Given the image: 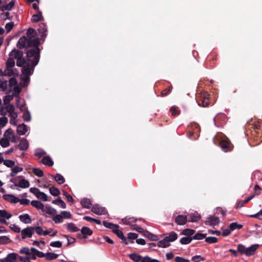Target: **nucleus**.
<instances>
[{"mask_svg": "<svg viewBox=\"0 0 262 262\" xmlns=\"http://www.w3.org/2000/svg\"><path fill=\"white\" fill-rule=\"evenodd\" d=\"M39 45H32V48L27 51V59L25 66L34 68L38 64L39 60Z\"/></svg>", "mask_w": 262, "mask_h": 262, "instance_id": "nucleus-1", "label": "nucleus"}, {"mask_svg": "<svg viewBox=\"0 0 262 262\" xmlns=\"http://www.w3.org/2000/svg\"><path fill=\"white\" fill-rule=\"evenodd\" d=\"M33 68L24 66L21 69L22 74L20 77V84L21 86H27L30 82V76L32 75L34 72Z\"/></svg>", "mask_w": 262, "mask_h": 262, "instance_id": "nucleus-2", "label": "nucleus"}, {"mask_svg": "<svg viewBox=\"0 0 262 262\" xmlns=\"http://www.w3.org/2000/svg\"><path fill=\"white\" fill-rule=\"evenodd\" d=\"M40 41L39 38H28L26 36L21 37L17 43V46L20 48L31 47L32 45H39Z\"/></svg>", "mask_w": 262, "mask_h": 262, "instance_id": "nucleus-3", "label": "nucleus"}, {"mask_svg": "<svg viewBox=\"0 0 262 262\" xmlns=\"http://www.w3.org/2000/svg\"><path fill=\"white\" fill-rule=\"evenodd\" d=\"M10 142H15V137L12 129L8 128L5 132L3 138L0 140V145L2 147H7L10 145Z\"/></svg>", "mask_w": 262, "mask_h": 262, "instance_id": "nucleus-4", "label": "nucleus"}, {"mask_svg": "<svg viewBox=\"0 0 262 262\" xmlns=\"http://www.w3.org/2000/svg\"><path fill=\"white\" fill-rule=\"evenodd\" d=\"M23 52L15 49L12 50L9 53L10 57L16 59V65L18 67H23L26 64L27 60L23 57Z\"/></svg>", "mask_w": 262, "mask_h": 262, "instance_id": "nucleus-5", "label": "nucleus"}, {"mask_svg": "<svg viewBox=\"0 0 262 262\" xmlns=\"http://www.w3.org/2000/svg\"><path fill=\"white\" fill-rule=\"evenodd\" d=\"M213 142L220 147H230L231 142L229 139L224 134L218 133L213 138Z\"/></svg>", "mask_w": 262, "mask_h": 262, "instance_id": "nucleus-6", "label": "nucleus"}, {"mask_svg": "<svg viewBox=\"0 0 262 262\" xmlns=\"http://www.w3.org/2000/svg\"><path fill=\"white\" fill-rule=\"evenodd\" d=\"M200 131L199 126L196 123L191 124L188 127L187 136L191 140H196L199 137V133Z\"/></svg>", "mask_w": 262, "mask_h": 262, "instance_id": "nucleus-7", "label": "nucleus"}, {"mask_svg": "<svg viewBox=\"0 0 262 262\" xmlns=\"http://www.w3.org/2000/svg\"><path fill=\"white\" fill-rule=\"evenodd\" d=\"M19 74L18 70L14 68H7L5 69L3 71L1 69H0V75L1 76H17Z\"/></svg>", "mask_w": 262, "mask_h": 262, "instance_id": "nucleus-8", "label": "nucleus"}, {"mask_svg": "<svg viewBox=\"0 0 262 262\" xmlns=\"http://www.w3.org/2000/svg\"><path fill=\"white\" fill-rule=\"evenodd\" d=\"M21 238L26 239L31 238L34 233V228L29 226L20 231Z\"/></svg>", "mask_w": 262, "mask_h": 262, "instance_id": "nucleus-9", "label": "nucleus"}, {"mask_svg": "<svg viewBox=\"0 0 262 262\" xmlns=\"http://www.w3.org/2000/svg\"><path fill=\"white\" fill-rule=\"evenodd\" d=\"M92 211L97 215H104L107 214V211L105 207H102L98 204H95L91 209Z\"/></svg>", "mask_w": 262, "mask_h": 262, "instance_id": "nucleus-10", "label": "nucleus"}, {"mask_svg": "<svg viewBox=\"0 0 262 262\" xmlns=\"http://www.w3.org/2000/svg\"><path fill=\"white\" fill-rule=\"evenodd\" d=\"M209 94L207 92H203L201 94V97L203 98V99H197V102L199 106H203V107H205L207 106L209 104L208 98H209Z\"/></svg>", "mask_w": 262, "mask_h": 262, "instance_id": "nucleus-11", "label": "nucleus"}, {"mask_svg": "<svg viewBox=\"0 0 262 262\" xmlns=\"http://www.w3.org/2000/svg\"><path fill=\"white\" fill-rule=\"evenodd\" d=\"M12 214L6 210H0V223L5 224H8L6 220H8L12 217Z\"/></svg>", "mask_w": 262, "mask_h": 262, "instance_id": "nucleus-12", "label": "nucleus"}, {"mask_svg": "<svg viewBox=\"0 0 262 262\" xmlns=\"http://www.w3.org/2000/svg\"><path fill=\"white\" fill-rule=\"evenodd\" d=\"M93 233L92 230L87 227H83L81 229V233L77 234V236L79 238H86L88 235H91Z\"/></svg>", "mask_w": 262, "mask_h": 262, "instance_id": "nucleus-13", "label": "nucleus"}, {"mask_svg": "<svg viewBox=\"0 0 262 262\" xmlns=\"http://www.w3.org/2000/svg\"><path fill=\"white\" fill-rule=\"evenodd\" d=\"M38 31L40 34L41 37L43 38V40H44L45 38L47 35V27L45 23H41L39 25V28L38 29Z\"/></svg>", "mask_w": 262, "mask_h": 262, "instance_id": "nucleus-14", "label": "nucleus"}, {"mask_svg": "<svg viewBox=\"0 0 262 262\" xmlns=\"http://www.w3.org/2000/svg\"><path fill=\"white\" fill-rule=\"evenodd\" d=\"M259 247V245L254 244L248 248H246V255L247 256H250L254 255L255 253L256 250L258 249Z\"/></svg>", "mask_w": 262, "mask_h": 262, "instance_id": "nucleus-15", "label": "nucleus"}, {"mask_svg": "<svg viewBox=\"0 0 262 262\" xmlns=\"http://www.w3.org/2000/svg\"><path fill=\"white\" fill-rule=\"evenodd\" d=\"M175 222L179 225H184L187 222L186 215H178L174 218Z\"/></svg>", "mask_w": 262, "mask_h": 262, "instance_id": "nucleus-16", "label": "nucleus"}, {"mask_svg": "<svg viewBox=\"0 0 262 262\" xmlns=\"http://www.w3.org/2000/svg\"><path fill=\"white\" fill-rule=\"evenodd\" d=\"M5 200L11 203L15 204L19 202V199L12 194H4L3 196Z\"/></svg>", "mask_w": 262, "mask_h": 262, "instance_id": "nucleus-17", "label": "nucleus"}, {"mask_svg": "<svg viewBox=\"0 0 262 262\" xmlns=\"http://www.w3.org/2000/svg\"><path fill=\"white\" fill-rule=\"evenodd\" d=\"M31 205L36 208L37 209H40L41 210V214L45 215L44 214V205L40 202L38 201H32L31 202Z\"/></svg>", "mask_w": 262, "mask_h": 262, "instance_id": "nucleus-18", "label": "nucleus"}, {"mask_svg": "<svg viewBox=\"0 0 262 262\" xmlns=\"http://www.w3.org/2000/svg\"><path fill=\"white\" fill-rule=\"evenodd\" d=\"M28 130V127L24 123L18 125L17 127V133L19 135H24Z\"/></svg>", "mask_w": 262, "mask_h": 262, "instance_id": "nucleus-19", "label": "nucleus"}, {"mask_svg": "<svg viewBox=\"0 0 262 262\" xmlns=\"http://www.w3.org/2000/svg\"><path fill=\"white\" fill-rule=\"evenodd\" d=\"M18 218L19 220L24 224H30L32 222L30 216L27 213L20 215Z\"/></svg>", "mask_w": 262, "mask_h": 262, "instance_id": "nucleus-20", "label": "nucleus"}, {"mask_svg": "<svg viewBox=\"0 0 262 262\" xmlns=\"http://www.w3.org/2000/svg\"><path fill=\"white\" fill-rule=\"evenodd\" d=\"M207 222L211 226H215L220 223V219L218 217L210 216L207 218Z\"/></svg>", "mask_w": 262, "mask_h": 262, "instance_id": "nucleus-21", "label": "nucleus"}, {"mask_svg": "<svg viewBox=\"0 0 262 262\" xmlns=\"http://www.w3.org/2000/svg\"><path fill=\"white\" fill-rule=\"evenodd\" d=\"M165 238L166 239L168 242H173L175 241L178 238V234L174 232H171L170 233H166Z\"/></svg>", "mask_w": 262, "mask_h": 262, "instance_id": "nucleus-22", "label": "nucleus"}, {"mask_svg": "<svg viewBox=\"0 0 262 262\" xmlns=\"http://www.w3.org/2000/svg\"><path fill=\"white\" fill-rule=\"evenodd\" d=\"M201 219V215L199 214V213L194 211L193 212L189 214V221L190 222H196Z\"/></svg>", "mask_w": 262, "mask_h": 262, "instance_id": "nucleus-23", "label": "nucleus"}, {"mask_svg": "<svg viewBox=\"0 0 262 262\" xmlns=\"http://www.w3.org/2000/svg\"><path fill=\"white\" fill-rule=\"evenodd\" d=\"M14 5H15L14 1H11L8 4L1 6L0 10L2 11H4L6 10L10 11L14 7Z\"/></svg>", "mask_w": 262, "mask_h": 262, "instance_id": "nucleus-24", "label": "nucleus"}, {"mask_svg": "<svg viewBox=\"0 0 262 262\" xmlns=\"http://www.w3.org/2000/svg\"><path fill=\"white\" fill-rule=\"evenodd\" d=\"M129 257L135 262H142L143 257L139 254L136 253H131L129 254Z\"/></svg>", "mask_w": 262, "mask_h": 262, "instance_id": "nucleus-25", "label": "nucleus"}, {"mask_svg": "<svg viewBox=\"0 0 262 262\" xmlns=\"http://www.w3.org/2000/svg\"><path fill=\"white\" fill-rule=\"evenodd\" d=\"M38 250L35 248H31L29 249L28 247H23L19 251L20 254H29V252L36 253Z\"/></svg>", "mask_w": 262, "mask_h": 262, "instance_id": "nucleus-26", "label": "nucleus"}, {"mask_svg": "<svg viewBox=\"0 0 262 262\" xmlns=\"http://www.w3.org/2000/svg\"><path fill=\"white\" fill-rule=\"evenodd\" d=\"M18 256V254L16 253H10L6 257L8 262H16Z\"/></svg>", "mask_w": 262, "mask_h": 262, "instance_id": "nucleus-27", "label": "nucleus"}, {"mask_svg": "<svg viewBox=\"0 0 262 262\" xmlns=\"http://www.w3.org/2000/svg\"><path fill=\"white\" fill-rule=\"evenodd\" d=\"M103 225L106 228L112 229L114 232L116 230L117 228H119L118 225L116 224H114L106 221H104L103 222Z\"/></svg>", "mask_w": 262, "mask_h": 262, "instance_id": "nucleus-28", "label": "nucleus"}, {"mask_svg": "<svg viewBox=\"0 0 262 262\" xmlns=\"http://www.w3.org/2000/svg\"><path fill=\"white\" fill-rule=\"evenodd\" d=\"M80 204L83 208H90L92 205V202L89 199L83 198L81 200Z\"/></svg>", "mask_w": 262, "mask_h": 262, "instance_id": "nucleus-29", "label": "nucleus"}, {"mask_svg": "<svg viewBox=\"0 0 262 262\" xmlns=\"http://www.w3.org/2000/svg\"><path fill=\"white\" fill-rule=\"evenodd\" d=\"M143 235L152 241H156L158 239L157 235L154 234L148 231H145L143 233Z\"/></svg>", "mask_w": 262, "mask_h": 262, "instance_id": "nucleus-30", "label": "nucleus"}, {"mask_svg": "<svg viewBox=\"0 0 262 262\" xmlns=\"http://www.w3.org/2000/svg\"><path fill=\"white\" fill-rule=\"evenodd\" d=\"M254 196V195H252L249 196L246 200H239L236 203V208H241L243 207L244 204L248 203L249 201L251 200Z\"/></svg>", "mask_w": 262, "mask_h": 262, "instance_id": "nucleus-31", "label": "nucleus"}, {"mask_svg": "<svg viewBox=\"0 0 262 262\" xmlns=\"http://www.w3.org/2000/svg\"><path fill=\"white\" fill-rule=\"evenodd\" d=\"M51 177L53 178L54 180L57 182V183L59 185L63 184L65 182V180L63 177L59 173H57L55 176L51 175Z\"/></svg>", "mask_w": 262, "mask_h": 262, "instance_id": "nucleus-32", "label": "nucleus"}, {"mask_svg": "<svg viewBox=\"0 0 262 262\" xmlns=\"http://www.w3.org/2000/svg\"><path fill=\"white\" fill-rule=\"evenodd\" d=\"M41 162L45 165L51 166L53 165L54 162L49 156H45L42 159Z\"/></svg>", "mask_w": 262, "mask_h": 262, "instance_id": "nucleus-33", "label": "nucleus"}, {"mask_svg": "<svg viewBox=\"0 0 262 262\" xmlns=\"http://www.w3.org/2000/svg\"><path fill=\"white\" fill-rule=\"evenodd\" d=\"M43 19V17L42 15V12L40 11H38V13L36 14H34L32 16L31 20L32 22H38L40 20H42Z\"/></svg>", "mask_w": 262, "mask_h": 262, "instance_id": "nucleus-34", "label": "nucleus"}, {"mask_svg": "<svg viewBox=\"0 0 262 262\" xmlns=\"http://www.w3.org/2000/svg\"><path fill=\"white\" fill-rule=\"evenodd\" d=\"M67 228L71 232H76L79 230V229L73 223H68L67 224Z\"/></svg>", "mask_w": 262, "mask_h": 262, "instance_id": "nucleus-35", "label": "nucleus"}, {"mask_svg": "<svg viewBox=\"0 0 262 262\" xmlns=\"http://www.w3.org/2000/svg\"><path fill=\"white\" fill-rule=\"evenodd\" d=\"M56 210L55 209L49 206H47L45 207H44V213H46L49 215H54L56 213Z\"/></svg>", "mask_w": 262, "mask_h": 262, "instance_id": "nucleus-36", "label": "nucleus"}, {"mask_svg": "<svg viewBox=\"0 0 262 262\" xmlns=\"http://www.w3.org/2000/svg\"><path fill=\"white\" fill-rule=\"evenodd\" d=\"M170 243L165 238L159 241L157 243V246L159 247L164 248L168 247L169 246H170Z\"/></svg>", "mask_w": 262, "mask_h": 262, "instance_id": "nucleus-37", "label": "nucleus"}, {"mask_svg": "<svg viewBox=\"0 0 262 262\" xmlns=\"http://www.w3.org/2000/svg\"><path fill=\"white\" fill-rule=\"evenodd\" d=\"M16 185L22 188H27L29 187L30 183L28 180L25 179H21L19 181L18 184Z\"/></svg>", "mask_w": 262, "mask_h": 262, "instance_id": "nucleus-38", "label": "nucleus"}, {"mask_svg": "<svg viewBox=\"0 0 262 262\" xmlns=\"http://www.w3.org/2000/svg\"><path fill=\"white\" fill-rule=\"evenodd\" d=\"M23 170V168L19 167L17 166H15L13 167H12L11 169V172L10 173V176L12 177H13L15 176L17 173L21 172Z\"/></svg>", "mask_w": 262, "mask_h": 262, "instance_id": "nucleus-39", "label": "nucleus"}, {"mask_svg": "<svg viewBox=\"0 0 262 262\" xmlns=\"http://www.w3.org/2000/svg\"><path fill=\"white\" fill-rule=\"evenodd\" d=\"M9 90L12 91V94L14 97H19V95L21 91V88L19 86H14Z\"/></svg>", "mask_w": 262, "mask_h": 262, "instance_id": "nucleus-40", "label": "nucleus"}, {"mask_svg": "<svg viewBox=\"0 0 262 262\" xmlns=\"http://www.w3.org/2000/svg\"><path fill=\"white\" fill-rule=\"evenodd\" d=\"M52 203L60 206L62 208L64 209L66 208L65 203L60 199V198H58L57 199L53 201Z\"/></svg>", "mask_w": 262, "mask_h": 262, "instance_id": "nucleus-41", "label": "nucleus"}, {"mask_svg": "<svg viewBox=\"0 0 262 262\" xmlns=\"http://www.w3.org/2000/svg\"><path fill=\"white\" fill-rule=\"evenodd\" d=\"M8 81L6 80H2L0 82V91L7 92Z\"/></svg>", "mask_w": 262, "mask_h": 262, "instance_id": "nucleus-42", "label": "nucleus"}, {"mask_svg": "<svg viewBox=\"0 0 262 262\" xmlns=\"http://www.w3.org/2000/svg\"><path fill=\"white\" fill-rule=\"evenodd\" d=\"M58 255L54 253H46V259L47 260H51L56 259Z\"/></svg>", "mask_w": 262, "mask_h": 262, "instance_id": "nucleus-43", "label": "nucleus"}, {"mask_svg": "<svg viewBox=\"0 0 262 262\" xmlns=\"http://www.w3.org/2000/svg\"><path fill=\"white\" fill-rule=\"evenodd\" d=\"M11 242L9 237L7 236H0V245L7 244Z\"/></svg>", "mask_w": 262, "mask_h": 262, "instance_id": "nucleus-44", "label": "nucleus"}, {"mask_svg": "<svg viewBox=\"0 0 262 262\" xmlns=\"http://www.w3.org/2000/svg\"><path fill=\"white\" fill-rule=\"evenodd\" d=\"M29 145V142L25 138H23L20 140L18 147L20 148H24V147H28Z\"/></svg>", "mask_w": 262, "mask_h": 262, "instance_id": "nucleus-45", "label": "nucleus"}, {"mask_svg": "<svg viewBox=\"0 0 262 262\" xmlns=\"http://www.w3.org/2000/svg\"><path fill=\"white\" fill-rule=\"evenodd\" d=\"M243 227V225L241 224H238L236 222L232 223L229 225V228L231 230V231H233L235 229H240Z\"/></svg>", "mask_w": 262, "mask_h": 262, "instance_id": "nucleus-46", "label": "nucleus"}, {"mask_svg": "<svg viewBox=\"0 0 262 262\" xmlns=\"http://www.w3.org/2000/svg\"><path fill=\"white\" fill-rule=\"evenodd\" d=\"M6 67L10 68H14L15 66V61L13 58L9 57V58L7 59L6 63Z\"/></svg>", "mask_w": 262, "mask_h": 262, "instance_id": "nucleus-47", "label": "nucleus"}, {"mask_svg": "<svg viewBox=\"0 0 262 262\" xmlns=\"http://www.w3.org/2000/svg\"><path fill=\"white\" fill-rule=\"evenodd\" d=\"M36 198L43 202L48 201V196L46 193L43 192L39 191Z\"/></svg>", "mask_w": 262, "mask_h": 262, "instance_id": "nucleus-48", "label": "nucleus"}, {"mask_svg": "<svg viewBox=\"0 0 262 262\" xmlns=\"http://www.w3.org/2000/svg\"><path fill=\"white\" fill-rule=\"evenodd\" d=\"M192 240V237L187 236L183 237L180 239V243L183 245L189 244Z\"/></svg>", "mask_w": 262, "mask_h": 262, "instance_id": "nucleus-49", "label": "nucleus"}, {"mask_svg": "<svg viewBox=\"0 0 262 262\" xmlns=\"http://www.w3.org/2000/svg\"><path fill=\"white\" fill-rule=\"evenodd\" d=\"M195 231L191 229H185L183 230L182 234L186 236H191L194 234Z\"/></svg>", "mask_w": 262, "mask_h": 262, "instance_id": "nucleus-50", "label": "nucleus"}, {"mask_svg": "<svg viewBox=\"0 0 262 262\" xmlns=\"http://www.w3.org/2000/svg\"><path fill=\"white\" fill-rule=\"evenodd\" d=\"M36 34V32L34 29L33 28H29L27 30V35L29 38H32L34 37Z\"/></svg>", "mask_w": 262, "mask_h": 262, "instance_id": "nucleus-51", "label": "nucleus"}, {"mask_svg": "<svg viewBox=\"0 0 262 262\" xmlns=\"http://www.w3.org/2000/svg\"><path fill=\"white\" fill-rule=\"evenodd\" d=\"M49 191H50V193L52 195L55 196L58 195L60 193V191L58 190V189H57V188L54 187H50L49 189Z\"/></svg>", "mask_w": 262, "mask_h": 262, "instance_id": "nucleus-52", "label": "nucleus"}, {"mask_svg": "<svg viewBox=\"0 0 262 262\" xmlns=\"http://www.w3.org/2000/svg\"><path fill=\"white\" fill-rule=\"evenodd\" d=\"M206 234H203L201 233H196L193 237L192 239L195 240H200L204 239L206 237Z\"/></svg>", "mask_w": 262, "mask_h": 262, "instance_id": "nucleus-53", "label": "nucleus"}, {"mask_svg": "<svg viewBox=\"0 0 262 262\" xmlns=\"http://www.w3.org/2000/svg\"><path fill=\"white\" fill-rule=\"evenodd\" d=\"M122 222L124 224L126 225H129L132 223L136 222L137 221L136 219H134V217H129V218H124L122 220Z\"/></svg>", "mask_w": 262, "mask_h": 262, "instance_id": "nucleus-54", "label": "nucleus"}, {"mask_svg": "<svg viewBox=\"0 0 262 262\" xmlns=\"http://www.w3.org/2000/svg\"><path fill=\"white\" fill-rule=\"evenodd\" d=\"M32 170H33V172L34 173V174H35L36 176H37L39 178L42 177L43 175V171L39 168H33L32 169Z\"/></svg>", "mask_w": 262, "mask_h": 262, "instance_id": "nucleus-55", "label": "nucleus"}, {"mask_svg": "<svg viewBox=\"0 0 262 262\" xmlns=\"http://www.w3.org/2000/svg\"><path fill=\"white\" fill-rule=\"evenodd\" d=\"M23 119L25 121L29 122L31 120V115L28 110H27L23 114Z\"/></svg>", "mask_w": 262, "mask_h": 262, "instance_id": "nucleus-56", "label": "nucleus"}, {"mask_svg": "<svg viewBox=\"0 0 262 262\" xmlns=\"http://www.w3.org/2000/svg\"><path fill=\"white\" fill-rule=\"evenodd\" d=\"M16 84H17V81L15 78L12 77L9 79V89H11L14 86H17Z\"/></svg>", "mask_w": 262, "mask_h": 262, "instance_id": "nucleus-57", "label": "nucleus"}, {"mask_svg": "<svg viewBox=\"0 0 262 262\" xmlns=\"http://www.w3.org/2000/svg\"><path fill=\"white\" fill-rule=\"evenodd\" d=\"M205 242L209 244H214L217 243V238L215 237L209 236L205 237Z\"/></svg>", "mask_w": 262, "mask_h": 262, "instance_id": "nucleus-58", "label": "nucleus"}, {"mask_svg": "<svg viewBox=\"0 0 262 262\" xmlns=\"http://www.w3.org/2000/svg\"><path fill=\"white\" fill-rule=\"evenodd\" d=\"M3 164L8 167H12L15 165V162L11 160H5Z\"/></svg>", "mask_w": 262, "mask_h": 262, "instance_id": "nucleus-59", "label": "nucleus"}, {"mask_svg": "<svg viewBox=\"0 0 262 262\" xmlns=\"http://www.w3.org/2000/svg\"><path fill=\"white\" fill-rule=\"evenodd\" d=\"M34 231L39 235H43L45 236V234H47V233H45V231L42 230V228L40 226H36L34 228Z\"/></svg>", "mask_w": 262, "mask_h": 262, "instance_id": "nucleus-60", "label": "nucleus"}, {"mask_svg": "<svg viewBox=\"0 0 262 262\" xmlns=\"http://www.w3.org/2000/svg\"><path fill=\"white\" fill-rule=\"evenodd\" d=\"M14 97L12 94L6 95L3 100L4 103L6 104H8L13 99Z\"/></svg>", "mask_w": 262, "mask_h": 262, "instance_id": "nucleus-61", "label": "nucleus"}, {"mask_svg": "<svg viewBox=\"0 0 262 262\" xmlns=\"http://www.w3.org/2000/svg\"><path fill=\"white\" fill-rule=\"evenodd\" d=\"M114 233L121 239H123V240L126 241L125 237L124 236L123 232H122V231L120 230L119 229V228H117L116 230L114 231Z\"/></svg>", "mask_w": 262, "mask_h": 262, "instance_id": "nucleus-62", "label": "nucleus"}, {"mask_svg": "<svg viewBox=\"0 0 262 262\" xmlns=\"http://www.w3.org/2000/svg\"><path fill=\"white\" fill-rule=\"evenodd\" d=\"M246 247L242 244H239L237 247V251L242 254H245L246 252Z\"/></svg>", "mask_w": 262, "mask_h": 262, "instance_id": "nucleus-63", "label": "nucleus"}, {"mask_svg": "<svg viewBox=\"0 0 262 262\" xmlns=\"http://www.w3.org/2000/svg\"><path fill=\"white\" fill-rule=\"evenodd\" d=\"M142 262H160L159 260L157 259H152L151 257L146 256L143 257V260Z\"/></svg>", "mask_w": 262, "mask_h": 262, "instance_id": "nucleus-64", "label": "nucleus"}]
</instances>
